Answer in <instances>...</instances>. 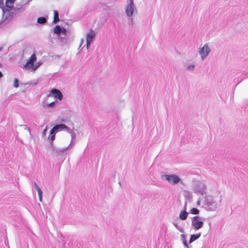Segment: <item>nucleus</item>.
<instances>
[{"mask_svg":"<svg viewBox=\"0 0 248 248\" xmlns=\"http://www.w3.org/2000/svg\"><path fill=\"white\" fill-rule=\"evenodd\" d=\"M212 189L210 186L202 184V208L208 211H214L220 206L221 197L218 200L217 197L211 195Z\"/></svg>","mask_w":248,"mask_h":248,"instance_id":"nucleus-1","label":"nucleus"},{"mask_svg":"<svg viewBox=\"0 0 248 248\" xmlns=\"http://www.w3.org/2000/svg\"><path fill=\"white\" fill-rule=\"evenodd\" d=\"M36 56L35 54H32L30 58L27 60L25 64L23 66V68L26 70L31 69L32 71L36 70L39 66V64H34V63L36 61Z\"/></svg>","mask_w":248,"mask_h":248,"instance_id":"nucleus-2","label":"nucleus"},{"mask_svg":"<svg viewBox=\"0 0 248 248\" xmlns=\"http://www.w3.org/2000/svg\"><path fill=\"white\" fill-rule=\"evenodd\" d=\"M95 36V32L92 29H91L90 32L88 33L86 35L87 49H88L90 44L93 41V39L94 38Z\"/></svg>","mask_w":248,"mask_h":248,"instance_id":"nucleus-3","label":"nucleus"},{"mask_svg":"<svg viewBox=\"0 0 248 248\" xmlns=\"http://www.w3.org/2000/svg\"><path fill=\"white\" fill-rule=\"evenodd\" d=\"M165 178L170 183L173 185L178 183L180 181L179 177L175 175H167Z\"/></svg>","mask_w":248,"mask_h":248,"instance_id":"nucleus-4","label":"nucleus"},{"mask_svg":"<svg viewBox=\"0 0 248 248\" xmlns=\"http://www.w3.org/2000/svg\"><path fill=\"white\" fill-rule=\"evenodd\" d=\"M192 225L195 229L198 230L202 227V221L197 216L194 217L192 220Z\"/></svg>","mask_w":248,"mask_h":248,"instance_id":"nucleus-5","label":"nucleus"},{"mask_svg":"<svg viewBox=\"0 0 248 248\" xmlns=\"http://www.w3.org/2000/svg\"><path fill=\"white\" fill-rule=\"evenodd\" d=\"M50 93L54 97L57 98L60 100H61L62 99L63 95L62 93L56 89H53L51 90Z\"/></svg>","mask_w":248,"mask_h":248,"instance_id":"nucleus-6","label":"nucleus"},{"mask_svg":"<svg viewBox=\"0 0 248 248\" xmlns=\"http://www.w3.org/2000/svg\"><path fill=\"white\" fill-rule=\"evenodd\" d=\"M211 49L207 44L204 45L202 46V61L207 57L211 52Z\"/></svg>","mask_w":248,"mask_h":248,"instance_id":"nucleus-7","label":"nucleus"},{"mask_svg":"<svg viewBox=\"0 0 248 248\" xmlns=\"http://www.w3.org/2000/svg\"><path fill=\"white\" fill-rule=\"evenodd\" d=\"M134 2L133 0H130V2L126 9V13L128 16H131L133 14Z\"/></svg>","mask_w":248,"mask_h":248,"instance_id":"nucleus-8","label":"nucleus"},{"mask_svg":"<svg viewBox=\"0 0 248 248\" xmlns=\"http://www.w3.org/2000/svg\"><path fill=\"white\" fill-rule=\"evenodd\" d=\"M35 188L37 190V192H38V196H39V201L40 202H42V197H43V196H42V191L41 189L40 188V187L37 186L36 183H35Z\"/></svg>","mask_w":248,"mask_h":248,"instance_id":"nucleus-9","label":"nucleus"},{"mask_svg":"<svg viewBox=\"0 0 248 248\" xmlns=\"http://www.w3.org/2000/svg\"><path fill=\"white\" fill-rule=\"evenodd\" d=\"M35 188L37 190V192H38V196H39V201L40 202H42V197H43V196H42V191L41 189L40 188V187L37 186L36 183H35Z\"/></svg>","mask_w":248,"mask_h":248,"instance_id":"nucleus-10","label":"nucleus"},{"mask_svg":"<svg viewBox=\"0 0 248 248\" xmlns=\"http://www.w3.org/2000/svg\"><path fill=\"white\" fill-rule=\"evenodd\" d=\"M201 236V233H198L195 234H192L191 235L190 240H189V243H191L198 238H199Z\"/></svg>","mask_w":248,"mask_h":248,"instance_id":"nucleus-11","label":"nucleus"},{"mask_svg":"<svg viewBox=\"0 0 248 248\" xmlns=\"http://www.w3.org/2000/svg\"><path fill=\"white\" fill-rule=\"evenodd\" d=\"M187 216V212H186V211H183L180 212L179 217L182 220H184L186 219Z\"/></svg>","mask_w":248,"mask_h":248,"instance_id":"nucleus-12","label":"nucleus"},{"mask_svg":"<svg viewBox=\"0 0 248 248\" xmlns=\"http://www.w3.org/2000/svg\"><path fill=\"white\" fill-rule=\"evenodd\" d=\"M14 2L15 0H6L5 4L6 7L12 8L13 7Z\"/></svg>","mask_w":248,"mask_h":248,"instance_id":"nucleus-13","label":"nucleus"},{"mask_svg":"<svg viewBox=\"0 0 248 248\" xmlns=\"http://www.w3.org/2000/svg\"><path fill=\"white\" fill-rule=\"evenodd\" d=\"M60 20L59 17V13L57 11H54V19L53 22L56 23Z\"/></svg>","mask_w":248,"mask_h":248,"instance_id":"nucleus-14","label":"nucleus"},{"mask_svg":"<svg viewBox=\"0 0 248 248\" xmlns=\"http://www.w3.org/2000/svg\"><path fill=\"white\" fill-rule=\"evenodd\" d=\"M67 127V126L63 124H60L58 125H56L54 127V129L56 130V131L58 130L59 129H66Z\"/></svg>","mask_w":248,"mask_h":248,"instance_id":"nucleus-15","label":"nucleus"},{"mask_svg":"<svg viewBox=\"0 0 248 248\" xmlns=\"http://www.w3.org/2000/svg\"><path fill=\"white\" fill-rule=\"evenodd\" d=\"M62 29L59 25H57L54 29V32L57 34H60L61 32Z\"/></svg>","mask_w":248,"mask_h":248,"instance_id":"nucleus-16","label":"nucleus"},{"mask_svg":"<svg viewBox=\"0 0 248 248\" xmlns=\"http://www.w3.org/2000/svg\"><path fill=\"white\" fill-rule=\"evenodd\" d=\"M46 20L45 17H40L37 19V22L40 24H44L46 22Z\"/></svg>","mask_w":248,"mask_h":248,"instance_id":"nucleus-17","label":"nucleus"},{"mask_svg":"<svg viewBox=\"0 0 248 248\" xmlns=\"http://www.w3.org/2000/svg\"><path fill=\"white\" fill-rule=\"evenodd\" d=\"M190 213L192 214L196 215L199 213V211L198 209L196 208H193L190 210Z\"/></svg>","mask_w":248,"mask_h":248,"instance_id":"nucleus-18","label":"nucleus"},{"mask_svg":"<svg viewBox=\"0 0 248 248\" xmlns=\"http://www.w3.org/2000/svg\"><path fill=\"white\" fill-rule=\"evenodd\" d=\"M14 86L15 88L18 87V80L17 78H15L14 81Z\"/></svg>","mask_w":248,"mask_h":248,"instance_id":"nucleus-19","label":"nucleus"},{"mask_svg":"<svg viewBox=\"0 0 248 248\" xmlns=\"http://www.w3.org/2000/svg\"><path fill=\"white\" fill-rule=\"evenodd\" d=\"M54 104H55L54 102H51V103L47 104V106L49 107H52L54 105Z\"/></svg>","mask_w":248,"mask_h":248,"instance_id":"nucleus-20","label":"nucleus"},{"mask_svg":"<svg viewBox=\"0 0 248 248\" xmlns=\"http://www.w3.org/2000/svg\"><path fill=\"white\" fill-rule=\"evenodd\" d=\"M194 68V65H190V66H188L187 69L188 70H192V69H193Z\"/></svg>","mask_w":248,"mask_h":248,"instance_id":"nucleus-21","label":"nucleus"},{"mask_svg":"<svg viewBox=\"0 0 248 248\" xmlns=\"http://www.w3.org/2000/svg\"><path fill=\"white\" fill-rule=\"evenodd\" d=\"M56 131V130L55 129H54V127L51 129V131H50V134L51 135H53L54 132Z\"/></svg>","mask_w":248,"mask_h":248,"instance_id":"nucleus-22","label":"nucleus"},{"mask_svg":"<svg viewBox=\"0 0 248 248\" xmlns=\"http://www.w3.org/2000/svg\"><path fill=\"white\" fill-rule=\"evenodd\" d=\"M55 139V135L54 134L53 135H51V140L52 141L54 140Z\"/></svg>","mask_w":248,"mask_h":248,"instance_id":"nucleus-23","label":"nucleus"},{"mask_svg":"<svg viewBox=\"0 0 248 248\" xmlns=\"http://www.w3.org/2000/svg\"><path fill=\"white\" fill-rule=\"evenodd\" d=\"M2 74L1 73V72L0 71V78H1L2 77Z\"/></svg>","mask_w":248,"mask_h":248,"instance_id":"nucleus-24","label":"nucleus"},{"mask_svg":"<svg viewBox=\"0 0 248 248\" xmlns=\"http://www.w3.org/2000/svg\"><path fill=\"white\" fill-rule=\"evenodd\" d=\"M46 130H47V128H45V130H44V134H45V133H46Z\"/></svg>","mask_w":248,"mask_h":248,"instance_id":"nucleus-25","label":"nucleus"},{"mask_svg":"<svg viewBox=\"0 0 248 248\" xmlns=\"http://www.w3.org/2000/svg\"><path fill=\"white\" fill-rule=\"evenodd\" d=\"M199 52L200 54H202V48L201 49L199 48Z\"/></svg>","mask_w":248,"mask_h":248,"instance_id":"nucleus-26","label":"nucleus"},{"mask_svg":"<svg viewBox=\"0 0 248 248\" xmlns=\"http://www.w3.org/2000/svg\"><path fill=\"white\" fill-rule=\"evenodd\" d=\"M184 244H185V245L186 246H187V244H186V242H185V243H184Z\"/></svg>","mask_w":248,"mask_h":248,"instance_id":"nucleus-27","label":"nucleus"},{"mask_svg":"<svg viewBox=\"0 0 248 248\" xmlns=\"http://www.w3.org/2000/svg\"><path fill=\"white\" fill-rule=\"evenodd\" d=\"M2 49V47H0V51H1Z\"/></svg>","mask_w":248,"mask_h":248,"instance_id":"nucleus-28","label":"nucleus"}]
</instances>
